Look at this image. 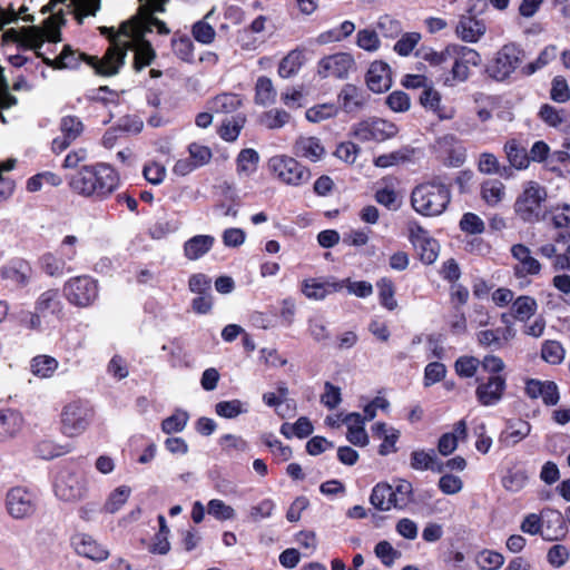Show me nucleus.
<instances>
[{"label": "nucleus", "instance_id": "1", "mask_svg": "<svg viewBox=\"0 0 570 570\" xmlns=\"http://www.w3.org/2000/svg\"><path fill=\"white\" fill-rule=\"evenodd\" d=\"M168 2L169 0H139L137 13L122 22L117 32L112 27H100V33L109 39L110 46L101 59L89 58L90 66L95 68L96 72L101 76L118 73L125 63L127 51L131 48V42L128 39H141L144 35L151 32L153 27L157 28L158 33L168 35L169 28L155 17V13L166 11Z\"/></svg>", "mask_w": 570, "mask_h": 570}, {"label": "nucleus", "instance_id": "2", "mask_svg": "<svg viewBox=\"0 0 570 570\" xmlns=\"http://www.w3.org/2000/svg\"><path fill=\"white\" fill-rule=\"evenodd\" d=\"M117 185V174L106 164L83 166L69 181L72 191L85 197H105L112 193Z\"/></svg>", "mask_w": 570, "mask_h": 570}, {"label": "nucleus", "instance_id": "3", "mask_svg": "<svg viewBox=\"0 0 570 570\" xmlns=\"http://www.w3.org/2000/svg\"><path fill=\"white\" fill-rule=\"evenodd\" d=\"M451 202L450 186L440 179L424 181L411 193L413 209L423 216L434 217L441 215Z\"/></svg>", "mask_w": 570, "mask_h": 570}, {"label": "nucleus", "instance_id": "4", "mask_svg": "<svg viewBox=\"0 0 570 570\" xmlns=\"http://www.w3.org/2000/svg\"><path fill=\"white\" fill-rule=\"evenodd\" d=\"M65 23L62 12L53 13L45 21L43 29L31 26L21 29H9L6 31L4 37L20 46L39 51L45 38L51 42H59L61 40L59 28Z\"/></svg>", "mask_w": 570, "mask_h": 570}, {"label": "nucleus", "instance_id": "5", "mask_svg": "<svg viewBox=\"0 0 570 570\" xmlns=\"http://www.w3.org/2000/svg\"><path fill=\"white\" fill-rule=\"evenodd\" d=\"M448 52H451L450 59L453 60L450 76L445 78L444 85L448 87L465 82L471 73V67H478L481 63L480 53L465 46H449Z\"/></svg>", "mask_w": 570, "mask_h": 570}, {"label": "nucleus", "instance_id": "6", "mask_svg": "<svg viewBox=\"0 0 570 570\" xmlns=\"http://www.w3.org/2000/svg\"><path fill=\"white\" fill-rule=\"evenodd\" d=\"M547 190L537 181H528L514 203L515 214L527 223L540 219L541 206L547 199Z\"/></svg>", "mask_w": 570, "mask_h": 570}, {"label": "nucleus", "instance_id": "7", "mask_svg": "<svg viewBox=\"0 0 570 570\" xmlns=\"http://www.w3.org/2000/svg\"><path fill=\"white\" fill-rule=\"evenodd\" d=\"M269 167L284 184L299 186L311 179V171L294 157L275 156L269 160Z\"/></svg>", "mask_w": 570, "mask_h": 570}, {"label": "nucleus", "instance_id": "8", "mask_svg": "<svg viewBox=\"0 0 570 570\" xmlns=\"http://www.w3.org/2000/svg\"><path fill=\"white\" fill-rule=\"evenodd\" d=\"M521 530L525 533H541L546 540H558L563 535V518L558 512H552L549 520H541L537 514H529L521 524Z\"/></svg>", "mask_w": 570, "mask_h": 570}, {"label": "nucleus", "instance_id": "9", "mask_svg": "<svg viewBox=\"0 0 570 570\" xmlns=\"http://www.w3.org/2000/svg\"><path fill=\"white\" fill-rule=\"evenodd\" d=\"M522 57V50L515 45H504L489 67L490 76L497 80L507 79L519 67Z\"/></svg>", "mask_w": 570, "mask_h": 570}, {"label": "nucleus", "instance_id": "10", "mask_svg": "<svg viewBox=\"0 0 570 570\" xmlns=\"http://www.w3.org/2000/svg\"><path fill=\"white\" fill-rule=\"evenodd\" d=\"M397 132V127L382 118H368L357 122L353 136L361 141H383Z\"/></svg>", "mask_w": 570, "mask_h": 570}, {"label": "nucleus", "instance_id": "11", "mask_svg": "<svg viewBox=\"0 0 570 570\" xmlns=\"http://www.w3.org/2000/svg\"><path fill=\"white\" fill-rule=\"evenodd\" d=\"M65 293L70 303L86 307L97 297V284L89 276H78L66 283Z\"/></svg>", "mask_w": 570, "mask_h": 570}, {"label": "nucleus", "instance_id": "12", "mask_svg": "<svg viewBox=\"0 0 570 570\" xmlns=\"http://www.w3.org/2000/svg\"><path fill=\"white\" fill-rule=\"evenodd\" d=\"M355 67V60L348 52H336L322 58L318 62V75L323 78L343 79Z\"/></svg>", "mask_w": 570, "mask_h": 570}, {"label": "nucleus", "instance_id": "13", "mask_svg": "<svg viewBox=\"0 0 570 570\" xmlns=\"http://www.w3.org/2000/svg\"><path fill=\"white\" fill-rule=\"evenodd\" d=\"M62 432L68 436L81 434L89 424V411L79 403H69L61 413Z\"/></svg>", "mask_w": 570, "mask_h": 570}, {"label": "nucleus", "instance_id": "14", "mask_svg": "<svg viewBox=\"0 0 570 570\" xmlns=\"http://www.w3.org/2000/svg\"><path fill=\"white\" fill-rule=\"evenodd\" d=\"M410 240L419 250L420 258L424 264H433L439 256V244L429 236V233L419 224H411L409 227Z\"/></svg>", "mask_w": 570, "mask_h": 570}, {"label": "nucleus", "instance_id": "15", "mask_svg": "<svg viewBox=\"0 0 570 570\" xmlns=\"http://www.w3.org/2000/svg\"><path fill=\"white\" fill-rule=\"evenodd\" d=\"M507 389L505 377L491 375L487 381L479 382L475 389V397L483 406L497 405L503 397Z\"/></svg>", "mask_w": 570, "mask_h": 570}, {"label": "nucleus", "instance_id": "16", "mask_svg": "<svg viewBox=\"0 0 570 570\" xmlns=\"http://www.w3.org/2000/svg\"><path fill=\"white\" fill-rule=\"evenodd\" d=\"M511 255L518 262L513 267V273L517 278H523L527 276L539 275L542 265L532 256V253L524 244H515L511 247Z\"/></svg>", "mask_w": 570, "mask_h": 570}, {"label": "nucleus", "instance_id": "17", "mask_svg": "<svg viewBox=\"0 0 570 570\" xmlns=\"http://www.w3.org/2000/svg\"><path fill=\"white\" fill-rule=\"evenodd\" d=\"M343 287L344 282L333 278H307L302 283V293L309 299L321 301L332 293L340 292Z\"/></svg>", "mask_w": 570, "mask_h": 570}, {"label": "nucleus", "instance_id": "18", "mask_svg": "<svg viewBox=\"0 0 570 570\" xmlns=\"http://www.w3.org/2000/svg\"><path fill=\"white\" fill-rule=\"evenodd\" d=\"M293 153L298 158L306 159L311 163H318L325 157L326 149L320 138L314 136H301L294 142Z\"/></svg>", "mask_w": 570, "mask_h": 570}, {"label": "nucleus", "instance_id": "19", "mask_svg": "<svg viewBox=\"0 0 570 570\" xmlns=\"http://www.w3.org/2000/svg\"><path fill=\"white\" fill-rule=\"evenodd\" d=\"M71 546L79 556L94 561H105L109 557L107 549L101 547L92 537L85 533L75 534L71 538Z\"/></svg>", "mask_w": 570, "mask_h": 570}, {"label": "nucleus", "instance_id": "20", "mask_svg": "<svg viewBox=\"0 0 570 570\" xmlns=\"http://www.w3.org/2000/svg\"><path fill=\"white\" fill-rule=\"evenodd\" d=\"M414 493L413 485L405 479H393L391 482H380L372 491L370 499H403Z\"/></svg>", "mask_w": 570, "mask_h": 570}, {"label": "nucleus", "instance_id": "21", "mask_svg": "<svg viewBox=\"0 0 570 570\" xmlns=\"http://www.w3.org/2000/svg\"><path fill=\"white\" fill-rule=\"evenodd\" d=\"M487 31L483 21L470 14H463L455 28L456 36L465 42H476Z\"/></svg>", "mask_w": 570, "mask_h": 570}, {"label": "nucleus", "instance_id": "22", "mask_svg": "<svg viewBox=\"0 0 570 570\" xmlns=\"http://www.w3.org/2000/svg\"><path fill=\"white\" fill-rule=\"evenodd\" d=\"M441 100V94L436 89H434L432 85L425 88L420 95L421 105L424 108L431 110L433 114H435L439 119H452L455 115L454 108H448L445 106H442Z\"/></svg>", "mask_w": 570, "mask_h": 570}, {"label": "nucleus", "instance_id": "23", "mask_svg": "<svg viewBox=\"0 0 570 570\" xmlns=\"http://www.w3.org/2000/svg\"><path fill=\"white\" fill-rule=\"evenodd\" d=\"M23 417L13 410L0 411V443L14 439L21 431Z\"/></svg>", "mask_w": 570, "mask_h": 570}, {"label": "nucleus", "instance_id": "24", "mask_svg": "<svg viewBox=\"0 0 570 570\" xmlns=\"http://www.w3.org/2000/svg\"><path fill=\"white\" fill-rule=\"evenodd\" d=\"M338 102L344 111L356 112L365 106L366 95L361 88L346 83L338 95Z\"/></svg>", "mask_w": 570, "mask_h": 570}, {"label": "nucleus", "instance_id": "25", "mask_svg": "<svg viewBox=\"0 0 570 570\" xmlns=\"http://www.w3.org/2000/svg\"><path fill=\"white\" fill-rule=\"evenodd\" d=\"M366 83L373 92L387 90L391 85L390 69L387 65L381 61L373 62L366 75Z\"/></svg>", "mask_w": 570, "mask_h": 570}, {"label": "nucleus", "instance_id": "26", "mask_svg": "<svg viewBox=\"0 0 570 570\" xmlns=\"http://www.w3.org/2000/svg\"><path fill=\"white\" fill-rule=\"evenodd\" d=\"M62 137L52 141L53 151L61 153L72 140H75L82 131V124L76 117H65L61 121Z\"/></svg>", "mask_w": 570, "mask_h": 570}, {"label": "nucleus", "instance_id": "27", "mask_svg": "<svg viewBox=\"0 0 570 570\" xmlns=\"http://www.w3.org/2000/svg\"><path fill=\"white\" fill-rule=\"evenodd\" d=\"M503 150L512 168L518 170L527 169L530 165V157L527 148L517 139L505 141Z\"/></svg>", "mask_w": 570, "mask_h": 570}, {"label": "nucleus", "instance_id": "28", "mask_svg": "<svg viewBox=\"0 0 570 570\" xmlns=\"http://www.w3.org/2000/svg\"><path fill=\"white\" fill-rule=\"evenodd\" d=\"M214 243L215 238L210 235H196L184 244V254L189 261H196L208 253Z\"/></svg>", "mask_w": 570, "mask_h": 570}, {"label": "nucleus", "instance_id": "29", "mask_svg": "<svg viewBox=\"0 0 570 570\" xmlns=\"http://www.w3.org/2000/svg\"><path fill=\"white\" fill-rule=\"evenodd\" d=\"M37 57L41 58L47 66L58 69L73 68L78 65L79 60H87L90 65L89 56H86L83 53L77 56L76 51H73L69 46H66L61 53L55 60L45 57L40 51H37Z\"/></svg>", "mask_w": 570, "mask_h": 570}, {"label": "nucleus", "instance_id": "30", "mask_svg": "<svg viewBox=\"0 0 570 570\" xmlns=\"http://www.w3.org/2000/svg\"><path fill=\"white\" fill-rule=\"evenodd\" d=\"M145 36L146 35H144L141 39H129L131 42L130 49H132L134 46L136 47L134 65L137 70H140L144 67L149 66L156 57V52L153 49L151 43L145 40Z\"/></svg>", "mask_w": 570, "mask_h": 570}, {"label": "nucleus", "instance_id": "31", "mask_svg": "<svg viewBox=\"0 0 570 570\" xmlns=\"http://www.w3.org/2000/svg\"><path fill=\"white\" fill-rule=\"evenodd\" d=\"M537 301L528 295H521L512 303V315L517 321L528 322L537 312Z\"/></svg>", "mask_w": 570, "mask_h": 570}, {"label": "nucleus", "instance_id": "32", "mask_svg": "<svg viewBox=\"0 0 570 570\" xmlns=\"http://www.w3.org/2000/svg\"><path fill=\"white\" fill-rule=\"evenodd\" d=\"M505 196V186L499 179H488L481 185V197L489 206H497Z\"/></svg>", "mask_w": 570, "mask_h": 570}, {"label": "nucleus", "instance_id": "33", "mask_svg": "<svg viewBox=\"0 0 570 570\" xmlns=\"http://www.w3.org/2000/svg\"><path fill=\"white\" fill-rule=\"evenodd\" d=\"M304 62L302 50L294 49L289 51L278 65V75L282 78H289L298 72Z\"/></svg>", "mask_w": 570, "mask_h": 570}, {"label": "nucleus", "instance_id": "34", "mask_svg": "<svg viewBox=\"0 0 570 570\" xmlns=\"http://www.w3.org/2000/svg\"><path fill=\"white\" fill-rule=\"evenodd\" d=\"M58 361L49 355H37L31 360V373L41 379H49L58 368Z\"/></svg>", "mask_w": 570, "mask_h": 570}, {"label": "nucleus", "instance_id": "35", "mask_svg": "<svg viewBox=\"0 0 570 570\" xmlns=\"http://www.w3.org/2000/svg\"><path fill=\"white\" fill-rule=\"evenodd\" d=\"M276 90L271 78L262 76L255 86V102L261 106L272 105L276 99Z\"/></svg>", "mask_w": 570, "mask_h": 570}, {"label": "nucleus", "instance_id": "36", "mask_svg": "<svg viewBox=\"0 0 570 570\" xmlns=\"http://www.w3.org/2000/svg\"><path fill=\"white\" fill-rule=\"evenodd\" d=\"M242 105L240 98L235 94H223L216 96L212 101V110L219 114L236 111Z\"/></svg>", "mask_w": 570, "mask_h": 570}, {"label": "nucleus", "instance_id": "37", "mask_svg": "<svg viewBox=\"0 0 570 570\" xmlns=\"http://www.w3.org/2000/svg\"><path fill=\"white\" fill-rule=\"evenodd\" d=\"M531 426L525 421H518L517 423L509 424L507 431L501 435V440L505 444H515L529 435Z\"/></svg>", "mask_w": 570, "mask_h": 570}, {"label": "nucleus", "instance_id": "38", "mask_svg": "<svg viewBox=\"0 0 570 570\" xmlns=\"http://www.w3.org/2000/svg\"><path fill=\"white\" fill-rule=\"evenodd\" d=\"M475 562L481 570H498L504 563V557L492 550H483L475 557Z\"/></svg>", "mask_w": 570, "mask_h": 570}, {"label": "nucleus", "instance_id": "39", "mask_svg": "<svg viewBox=\"0 0 570 570\" xmlns=\"http://www.w3.org/2000/svg\"><path fill=\"white\" fill-rule=\"evenodd\" d=\"M259 160V156L254 149H243L237 157L238 173L245 176L253 174Z\"/></svg>", "mask_w": 570, "mask_h": 570}, {"label": "nucleus", "instance_id": "40", "mask_svg": "<svg viewBox=\"0 0 570 570\" xmlns=\"http://www.w3.org/2000/svg\"><path fill=\"white\" fill-rule=\"evenodd\" d=\"M564 348L557 341H546L541 348V357L552 365H557L564 360Z\"/></svg>", "mask_w": 570, "mask_h": 570}, {"label": "nucleus", "instance_id": "41", "mask_svg": "<svg viewBox=\"0 0 570 570\" xmlns=\"http://www.w3.org/2000/svg\"><path fill=\"white\" fill-rule=\"evenodd\" d=\"M289 114L281 109H272L261 116L259 122L268 129L282 128L289 121Z\"/></svg>", "mask_w": 570, "mask_h": 570}, {"label": "nucleus", "instance_id": "42", "mask_svg": "<svg viewBox=\"0 0 570 570\" xmlns=\"http://www.w3.org/2000/svg\"><path fill=\"white\" fill-rule=\"evenodd\" d=\"M379 296L381 304L390 311L397 307V302L394 298L395 289L391 279L382 278L377 282Z\"/></svg>", "mask_w": 570, "mask_h": 570}, {"label": "nucleus", "instance_id": "43", "mask_svg": "<svg viewBox=\"0 0 570 570\" xmlns=\"http://www.w3.org/2000/svg\"><path fill=\"white\" fill-rule=\"evenodd\" d=\"M188 419L189 415L187 412L178 410L163 421L161 430L166 434L181 432L187 425Z\"/></svg>", "mask_w": 570, "mask_h": 570}, {"label": "nucleus", "instance_id": "44", "mask_svg": "<svg viewBox=\"0 0 570 570\" xmlns=\"http://www.w3.org/2000/svg\"><path fill=\"white\" fill-rule=\"evenodd\" d=\"M61 181V178L53 173H41L29 178L27 189L33 193L40 190L43 185L59 186Z\"/></svg>", "mask_w": 570, "mask_h": 570}, {"label": "nucleus", "instance_id": "45", "mask_svg": "<svg viewBox=\"0 0 570 570\" xmlns=\"http://www.w3.org/2000/svg\"><path fill=\"white\" fill-rule=\"evenodd\" d=\"M337 114V108L332 104L318 105L306 111V118L311 122H320L332 118Z\"/></svg>", "mask_w": 570, "mask_h": 570}, {"label": "nucleus", "instance_id": "46", "mask_svg": "<svg viewBox=\"0 0 570 570\" xmlns=\"http://www.w3.org/2000/svg\"><path fill=\"white\" fill-rule=\"evenodd\" d=\"M436 462V456L431 452H425L423 450L414 451L411 454V466L414 470H434V464Z\"/></svg>", "mask_w": 570, "mask_h": 570}, {"label": "nucleus", "instance_id": "47", "mask_svg": "<svg viewBox=\"0 0 570 570\" xmlns=\"http://www.w3.org/2000/svg\"><path fill=\"white\" fill-rule=\"evenodd\" d=\"M6 510L14 519L30 517L35 512L31 501H6Z\"/></svg>", "mask_w": 570, "mask_h": 570}, {"label": "nucleus", "instance_id": "48", "mask_svg": "<svg viewBox=\"0 0 570 570\" xmlns=\"http://www.w3.org/2000/svg\"><path fill=\"white\" fill-rule=\"evenodd\" d=\"M460 228L468 234H482L484 232V222L473 213H465L460 220Z\"/></svg>", "mask_w": 570, "mask_h": 570}, {"label": "nucleus", "instance_id": "49", "mask_svg": "<svg viewBox=\"0 0 570 570\" xmlns=\"http://www.w3.org/2000/svg\"><path fill=\"white\" fill-rule=\"evenodd\" d=\"M528 476L523 471H509L502 479V485L510 492H518L525 487Z\"/></svg>", "mask_w": 570, "mask_h": 570}, {"label": "nucleus", "instance_id": "50", "mask_svg": "<svg viewBox=\"0 0 570 570\" xmlns=\"http://www.w3.org/2000/svg\"><path fill=\"white\" fill-rule=\"evenodd\" d=\"M356 45L366 51H375L380 47V39L374 30L363 29L357 32Z\"/></svg>", "mask_w": 570, "mask_h": 570}, {"label": "nucleus", "instance_id": "51", "mask_svg": "<svg viewBox=\"0 0 570 570\" xmlns=\"http://www.w3.org/2000/svg\"><path fill=\"white\" fill-rule=\"evenodd\" d=\"M217 415L226 419H234L244 412L243 403L239 400L218 402L215 406Z\"/></svg>", "mask_w": 570, "mask_h": 570}, {"label": "nucleus", "instance_id": "52", "mask_svg": "<svg viewBox=\"0 0 570 570\" xmlns=\"http://www.w3.org/2000/svg\"><path fill=\"white\" fill-rule=\"evenodd\" d=\"M41 263L45 272L50 276L61 275L66 265V262L62 257L51 253L45 254L41 258Z\"/></svg>", "mask_w": 570, "mask_h": 570}, {"label": "nucleus", "instance_id": "53", "mask_svg": "<svg viewBox=\"0 0 570 570\" xmlns=\"http://www.w3.org/2000/svg\"><path fill=\"white\" fill-rule=\"evenodd\" d=\"M0 274L2 279L10 281L18 285H24L29 278V275L26 273L22 265H20V267L6 265L1 268Z\"/></svg>", "mask_w": 570, "mask_h": 570}, {"label": "nucleus", "instance_id": "54", "mask_svg": "<svg viewBox=\"0 0 570 570\" xmlns=\"http://www.w3.org/2000/svg\"><path fill=\"white\" fill-rule=\"evenodd\" d=\"M480 361L473 356H462L455 362V371L460 376L472 377L476 373Z\"/></svg>", "mask_w": 570, "mask_h": 570}, {"label": "nucleus", "instance_id": "55", "mask_svg": "<svg viewBox=\"0 0 570 570\" xmlns=\"http://www.w3.org/2000/svg\"><path fill=\"white\" fill-rule=\"evenodd\" d=\"M421 35L417 32H409L402 36L394 46V50L401 56H407L419 43Z\"/></svg>", "mask_w": 570, "mask_h": 570}, {"label": "nucleus", "instance_id": "56", "mask_svg": "<svg viewBox=\"0 0 570 570\" xmlns=\"http://www.w3.org/2000/svg\"><path fill=\"white\" fill-rule=\"evenodd\" d=\"M386 105L396 112H403L410 109V97L403 91H393L386 97Z\"/></svg>", "mask_w": 570, "mask_h": 570}, {"label": "nucleus", "instance_id": "57", "mask_svg": "<svg viewBox=\"0 0 570 570\" xmlns=\"http://www.w3.org/2000/svg\"><path fill=\"white\" fill-rule=\"evenodd\" d=\"M193 36L197 41L208 45L214 41L216 32L209 23L198 21L193 26Z\"/></svg>", "mask_w": 570, "mask_h": 570}, {"label": "nucleus", "instance_id": "58", "mask_svg": "<svg viewBox=\"0 0 570 570\" xmlns=\"http://www.w3.org/2000/svg\"><path fill=\"white\" fill-rule=\"evenodd\" d=\"M375 554L382 560V562L391 567L394 559L400 557V552L395 550L389 541H380L375 547Z\"/></svg>", "mask_w": 570, "mask_h": 570}, {"label": "nucleus", "instance_id": "59", "mask_svg": "<svg viewBox=\"0 0 570 570\" xmlns=\"http://www.w3.org/2000/svg\"><path fill=\"white\" fill-rule=\"evenodd\" d=\"M446 373V368L444 364L440 362L429 363L425 367L424 372V384L425 386H430L436 382H440Z\"/></svg>", "mask_w": 570, "mask_h": 570}, {"label": "nucleus", "instance_id": "60", "mask_svg": "<svg viewBox=\"0 0 570 570\" xmlns=\"http://www.w3.org/2000/svg\"><path fill=\"white\" fill-rule=\"evenodd\" d=\"M550 96L557 102H566L570 99V89L566 79L561 77L553 79Z\"/></svg>", "mask_w": 570, "mask_h": 570}, {"label": "nucleus", "instance_id": "61", "mask_svg": "<svg viewBox=\"0 0 570 570\" xmlns=\"http://www.w3.org/2000/svg\"><path fill=\"white\" fill-rule=\"evenodd\" d=\"M243 118L224 121L220 127L222 138L226 141H234L238 137L239 131L243 128Z\"/></svg>", "mask_w": 570, "mask_h": 570}, {"label": "nucleus", "instance_id": "62", "mask_svg": "<svg viewBox=\"0 0 570 570\" xmlns=\"http://www.w3.org/2000/svg\"><path fill=\"white\" fill-rule=\"evenodd\" d=\"M357 154V146L351 141L341 142L334 151L335 157L347 164H353L356 160Z\"/></svg>", "mask_w": 570, "mask_h": 570}, {"label": "nucleus", "instance_id": "63", "mask_svg": "<svg viewBox=\"0 0 570 570\" xmlns=\"http://www.w3.org/2000/svg\"><path fill=\"white\" fill-rule=\"evenodd\" d=\"M191 161L198 167L206 165L212 159V151L208 147L196 142L189 145Z\"/></svg>", "mask_w": 570, "mask_h": 570}, {"label": "nucleus", "instance_id": "64", "mask_svg": "<svg viewBox=\"0 0 570 570\" xmlns=\"http://www.w3.org/2000/svg\"><path fill=\"white\" fill-rule=\"evenodd\" d=\"M173 50L174 52L185 61H188L193 56V42L187 37H181L178 39H173Z\"/></svg>", "mask_w": 570, "mask_h": 570}]
</instances>
